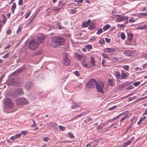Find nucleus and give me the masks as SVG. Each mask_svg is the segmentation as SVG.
I'll return each mask as SVG.
<instances>
[{"instance_id": "1", "label": "nucleus", "mask_w": 147, "mask_h": 147, "mask_svg": "<svg viewBox=\"0 0 147 147\" xmlns=\"http://www.w3.org/2000/svg\"><path fill=\"white\" fill-rule=\"evenodd\" d=\"M65 42V39L63 38L55 36L52 38L51 44L52 47L55 48L58 46L63 45Z\"/></svg>"}, {"instance_id": "2", "label": "nucleus", "mask_w": 147, "mask_h": 147, "mask_svg": "<svg viewBox=\"0 0 147 147\" xmlns=\"http://www.w3.org/2000/svg\"><path fill=\"white\" fill-rule=\"evenodd\" d=\"M14 107V105L11 100L8 98H6L4 100V111H7L11 112V110Z\"/></svg>"}, {"instance_id": "3", "label": "nucleus", "mask_w": 147, "mask_h": 147, "mask_svg": "<svg viewBox=\"0 0 147 147\" xmlns=\"http://www.w3.org/2000/svg\"><path fill=\"white\" fill-rule=\"evenodd\" d=\"M98 83V82L95 80L91 79L87 83L86 87L90 88H94Z\"/></svg>"}, {"instance_id": "4", "label": "nucleus", "mask_w": 147, "mask_h": 147, "mask_svg": "<svg viewBox=\"0 0 147 147\" xmlns=\"http://www.w3.org/2000/svg\"><path fill=\"white\" fill-rule=\"evenodd\" d=\"M16 104L18 105H26L28 102L27 99L24 97L17 98L16 100Z\"/></svg>"}, {"instance_id": "5", "label": "nucleus", "mask_w": 147, "mask_h": 147, "mask_svg": "<svg viewBox=\"0 0 147 147\" xmlns=\"http://www.w3.org/2000/svg\"><path fill=\"white\" fill-rule=\"evenodd\" d=\"M20 82V81L18 78H15L11 80H8L7 82L9 85H13L15 86L19 85Z\"/></svg>"}, {"instance_id": "6", "label": "nucleus", "mask_w": 147, "mask_h": 147, "mask_svg": "<svg viewBox=\"0 0 147 147\" xmlns=\"http://www.w3.org/2000/svg\"><path fill=\"white\" fill-rule=\"evenodd\" d=\"M38 46V44L34 40H31L29 43L28 47L31 50H33L36 49Z\"/></svg>"}, {"instance_id": "7", "label": "nucleus", "mask_w": 147, "mask_h": 147, "mask_svg": "<svg viewBox=\"0 0 147 147\" xmlns=\"http://www.w3.org/2000/svg\"><path fill=\"white\" fill-rule=\"evenodd\" d=\"M104 84L102 83H98L96 84V88L97 91L102 94L104 93L103 88H104Z\"/></svg>"}, {"instance_id": "8", "label": "nucleus", "mask_w": 147, "mask_h": 147, "mask_svg": "<svg viewBox=\"0 0 147 147\" xmlns=\"http://www.w3.org/2000/svg\"><path fill=\"white\" fill-rule=\"evenodd\" d=\"M116 16H117V18L116 20V21L117 22H120L125 20H128L129 17L128 16H124L123 15H116Z\"/></svg>"}, {"instance_id": "9", "label": "nucleus", "mask_w": 147, "mask_h": 147, "mask_svg": "<svg viewBox=\"0 0 147 147\" xmlns=\"http://www.w3.org/2000/svg\"><path fill=\"white\" fill-rule=\"evenodd\" d=\"M23 94L22 89L20 88L17 89L14 92L13 94V96L15 97L22 95Z\"/></svg>"}, {"instance_id": "10", "label": "nucleus", "mask_w": 147, "mask_h": 147, "mask_svg": "<svg viewBox=\"0 0 147 147\" xmlns=\"http://www.w3.org/2000/svg\"><path fill=\"white\" fill-rule=\"evenodd\" d=\"M48 128H53L55 129H58V126L57 124L54 122H50L47 125Z\"/></svg>"}, {"instance_id": "11", "label": "nucleus", "mask_w": 147, "mask_h": 147, "mask_svg": "<svg viewBox=\"0 0 147 147\" xmlns=\"http://www.w3.org/2000/svg\"><path fill=\"white\" fill-rule=\"evenodd\" d=\"M70 61L69 59L66 55L64 57L63 61V63L65 66H68L69 65Z\"/></svg>"}, {"instance_id": "12", "label": "nucleus", "mask_w": 147, "mask_h": 147, "mask_svg": "<svg viewBox=\"0 0 147 147\" xmlns=\"http://www.w3.org/2000/svg\"><path fill=\"white\" fill-rule=\"evenodd\" d=\"M103 51L106 53H112L115 52L116 50L114 48H107L103 49Z\"/></svg>"}, {"instance_id": "13", "label": "nucleus", "mask_w": 147, "mask_h": 147, "mask_svg": "<svg viewBox=\"0 0 147 147\" xmlns=\"http://www.w3.org/2000/svg\"><path fill=\"white\" fill-rule=\"evenodd\" d=\"M134 53V51L132 50H129L125 51L123 53V54L125 56H131Z\"/></svg>"}, {"instance_id": "14", "label": "nucleus", "mask_w": 147, "mask_h": 147, "mask_svg": "<svg viewBox=\"0 0 147 147\" xmlns=\"http://www.w3.org/2000/svg\"><path fill=\"white\" fill-rule=\"evenodd\" d=\"M58 4L57 6L61 8H62L64 6L66 2L62 0H61L58 1Z\"/></svg>"}, {"instance_id": "15", "label": "nucleus", "mask_w": 147, "mask_h": 147, "mask_svg": "<svg viewBox=\"0 0 147 147\" xmlns=\"http://www.w3.org/2000/svg\"><path fill=\"white\" fill-rule=\"evenodd\" d=\"M77 58L81 62L84 61H85L86 57L82 55L78 54L77 55Z\"/></svg>"}, {"instance_id": "16", "label": "nucleus", "mask_w": 147, "mask_h": 147, "mask_svg": "<svg viewBox=\"0 0 147 147\" xmlns=\"http://www.w3.org/2000/svg\"><path fill=\"white\" fill-rule=\"evenodd\" d=\"M85 61L81 62V64L83 67H85L87 69H89L91 67V64L85 63Z\"/></svg>"}, {"instance_id": "17", "label": "nucleus", "mask_w": 147, "mask_h": 147, "mask_svg": "<svg viewBox=\"0 0 147 147\" xmlns=\"http://www.w3.org/2000/svg\"><path fill=\"white\" fill-rule=\"evenodd\" d=\"M91 22V20H88L87 21L84 22L82 23V26L83 27H87L90 25V23Z\"/></svg>"}, {"instance_id": "18", "label": "nucleus", "mask_w": 147, "mask_h": 147, "mask_svg": "<svg viewBox=\"0 0 147 147\" xmlns=\"http://www.w3.org/2000/svg\"><path fill=\"white\" fill-rule=\"evenodd\" d=\"M114 75L116 78L117 81L118 82H119V79L121 77L119 72L118 71L115 72Z\"/></svg>"}, {"instance_id": "19", "label": "nucleus", "mask_w": 147, "mask_h": 147, "mask_svg": "<svg viewBox=\"0 0 147 147\" xmlns=\"http://www.w3.org/2000/svg\"><path fill=\"white\" fill-rule=\"evenodd\" d=\"M81 105L80 103H76L75 102H73L71 106V108L74 109L78 108Z\"/></svg>"}, {"instance_id": "20", "label": "nucleus", "mask_w": 147, "mask_h": 147, "mask_svg": "<svg viewBox=\"0 0 147 147\" xmlns=\"http://www.w3.org/2000/svg\"><path fill=\"white\" fill-rule=\"evenodd\" d=\"M127 39L130 41H132L133 38V36L132 33L130 32L127 33Z\"/></svg>"}, {"instance_id": "21", "label": "nucleus", "mask_w": 147, "mask_h": 147, "mask_svg": "<svg viewBox=\"0 0 147 147\" xmlns=\"http://www.w3.org/2000/svg\"><path fill=\"white\" fill-rule=\"evenodd\" d=\"M32 85L33 84L31 82H27L25 86V87L26 89L29 90L31 88Z\"/></svg>"}, {"instance_id": "22", "label": "nucleus", "mask_w": 147, "mask_h": 147, "mask_svg": "<svg viewBox=\"0 0 147 147\" xmlns=\"http://www.w3.org/2000/svg\"><path fill=\"white\" fill-rule=\"evenodd\" d=\"M90 58V63H89V64H91V67H94L95 65V63L94 58L93 57H91Z\"/></svg>"}, {"instance_id": "23", "label": "nucleus", "mask_w": 147, "mask_h": 147, "mask_svg": "<svg viewBox=\"0 0 147 147\" xmlns=\"http://www.w3.org/2000/svg\"><path fill=\"white\" fill-rule=\"evenodd\" d=\"M45 38V36L42 35L40 37H38L37 38L38 41L40 43H42L43 42Z\"/></svg>"}, {"instance_id": "24", "label": "nucleus", "mask_w": 147, "mask_h": 147, "mask_svg": "<svg viewBox=\"0 0 147 147\" xmlns=\"http://www.w3.org/2000/svg\"><path fill=\"white\" fill-rule=\"evenodd\" d=\"M137 28L139 30H145L147 29V25H143L139 26Z\"/></svg>"}, {"instance_id": "25", "label": "nucleus", "mask_w": 147, "mask_h": 147, "mask_svg": "<svg viewBox=\"0 0 147 147\" xmlns=\"http://www.w3.org/2000/svg\"><path fill=\"white\" fill-rule=\"evenodd\" d=\"M131 143V141L128 140L127 142H124L123 145V146L124 147H127Z\"/></svg>"}, {"instance_id": "26", "label": "nucleus", "mask_w": 147, "mask_h": 147, "mask_svg": "<svg viewBox=\"0 0 147 147\" xmlns=\"http://www.w3.org/2000/svg\"><path fill=\"white\" fill-rule=\"evenodd\" d=\"M121 76L122 79H127L128 76L127 75L123 72H121Z\"/></svg>"}, {"instance_id": "27", "label": "nucleus", "mask_w": 147, "mask_h": 147, "mask_svg": "<svg viewBox=\"0 0 147 147\" xmlns=\"http://www.w3.org/2000/svg\"><path fill=\"white\" fill-rule=\"evenodd\" d=\"M51 9L53 11H54L56 13H58L61 10V9L59 7H56L54 8H51Z\"/></svg>"}, {"instance_id": "28", "label": "nucleus", "mask_w": 147, "mask_h": 147, "mask_svg": "<svg viewBox=\"0 0 147 147\" xmlns=\"http://www.w3.org/2000/svg\"><path fill=\"white\" fill-rule=\"evenodd\" d=\"M146 117L145 116L144 117H143L141 118L140 119V120L138 122V124L139 125H140L142 121L145 120L146 119Z\"/></svg>"}, {"instance_id": "29", "label": "nucleus", "mask_w": 147, "mask_h": 147, "mask_svg": "<svg viewBox=\"0 0 147 147\" xmlns=\"http://www.w3.org/2000/svg\"><path fill=\"white\" fill-rule=\"evenodd\" d=\"M43 78V75L41 73H40L37 75L36 77V79L37 80H39L40 79H42Z\"/></svg>"}, {"instance_id": "30", "label": "nucleus", "mask_w": 147, "mask_h": 147, "mask_svg": "<svg viewBox=\"0 0 147 147\" xmlns=\"http://www.w3.org/2000/svg\"><path fill=\"white\" fill-rule=\"evenodd\" d=\"M111 27L110 25L109 24H107L103 27V29L104 31H106L109 28Z\"/></svg>"}, {"instance_id": "31", "label": "nucleus", "mask_w": 147, "mask_h": 147, "mask_svg": "<svg viewBox=\"0 0 147 147\" xmlns=\"http://www.w3.org/2000/svg\"><path fill=\"white\" fill-rule=\"evenodd\" d=\"M88 112V111H87L86 112H84L83 113H80V114L77 115L76 116V117H77V118L78 117H80L84 115L87 113Z\"/></svg>"}, {"instance_id": "32", "label": "nucleus", "mask_w": 147, "mask_h": 147, "mask_svg": "<svg viewBox=\"0 0 147 147\" xmlns=\"http://www.w3.org/2000/svg\"><path fill=\"white\" fill-rule=\"evenodd\" d=\"M88 112V111H87L86 112H84L83 113H80V114L77 115L76 116V117H77V118L78 117H80L84 115L87 113Z\"/></svg>"}, {"instance_id": "33", "label": "nucleus", "mask_w": 147, "mask_h": 147, "mask_svg": "<svg viewBox=\"0 0 147 147\" xmlns=\"http://www.w3.org/2000/svg\"><path fill=\"white\" fill-rule=\"evenodd\" d=\"M23 26L22 24L20 25L18 27L17 30L16 31V33H18L21 30Z\"/></svg>"}, {"instance_id": "34", "label": "nucleus", "mask_w": 147, "mask_h": 147, "mask_svg": "<svg viewBox=\"0 0 147 147\" xmlns=\"http://www.w3.org/2000/svg\"><path fill=\"white\" fill-rule=\"evenodd\" d=\"M16 7V4L15 3H14L12 5V7H11V9H12V11L13 13H14V11Z\"/></svg>"}, {"instance_id": "35", "label": "nucleus", "mask_w": 147, "mask_h": 147, "mask_svg": "<svg viewBox=\"0 0 147 147\" xmlns=\"http://www.w3.org/2000/svg\"><path fill=\"white\" fill-rule=\"evenodd\" d=\"M85 47L88 50L91 49L92 48V46L90 45H86L85 46Z\"/></svg>"}, {"instance_id": "36", "label": "nucleus", "mask_w": 147, "mask_h": 147, "mask_svg": "<svg viewBox=\"0 0 147 147\" xmlns=\"http://www.w3.org/2000/svg\"><path fill=\"white\" fill-rule=\"evenodd\" d=\"M121 39L124 40L126 38V36L124 33L121 32Z\"/></svg>"}, {"instance_id": "37", "label": "nucleus", "mask_w": 147, "mask_h": 147, "mask_svg": "<svg viewBox=\"0 0 147 147\" xmlns=\"http://www.w3.org/2000/svg\"><path fill=\"white\" fill-rule=\"evenodd\" d=\"M108 83L110 86H113L114 84L113 80H112L109 79L108 80Z\"/></svg>"}, {"instance_id": "38", "label": "nucleus", "mask_w": 147, "mask_h": 147, "mask_svg": "<svg viewBox=\"0 0 147 147\" xmlns=\"http://www.w3.org/2000/svg\"><path fill=\"white\" fill-rule=\"evenodd\" d=\"M36 17V16L35 15L33 16H32L30 18V21L29 22V23L28 24L27 26H29V25L32 22V21Z\"/></svg>"}, {"instance_id": "39", "label": "nucleus", "mask_w": 147, "mask_h": 147, "mask_svg": "<svg viewBox=\"0 0 147 147\" xmlns=\"http://www.w3.org/2000/svg\"><path fill=\"white\" fill-rule=\"evenodd\" d=\"M111 60L112 61L114 62H117L118 61V59L115 57H113Z\"/></svg>"}, {"instance_id": "40", "label": "nucleus", "mask_w": 147, "mask_h": 147, "mask_svg": "<svg viewBox=\"0 0 147 147\" xmlns=\"http://www.w3.org/2000/svg\"><path fill=\"white\" fill-rule=\"evenodd\" d=\"M68 135L70 138L72 139L74 137V135L71 133L69 132L68 133Z\"/></svg>"}, {"instance_id": "41", "label": "nucleus", "mask_w": 147, "mask_h": 147, "mask_svg": "<svg viewBox=\"0 0 147 147\" xmlns=\"http://www.w3.org/2000/svg\"><path fill=\"white\" fill-rule=\"evenodd\" d=\"M103 127V124H101L100 125H99L98 126V127H97V130H99L100 129H101Z\"/></svg>"}, {"instance_id": "42", "label": "nucleus", "mask_w": 147, "mask_h": 147, "mask_svg": "<svg viewBox=\"0 0 147 147\" xmlns=\"http://www.w3.org/2000/svg\"><path fill=\"white\" fill-rule=\"evenodd\" d=\"M58 127L59 129L61 131H63L65 128V127L62 126L60 125H59Z\"/></svg>"}, {"instance_id": "43", "label": "nucleus", "mask_w": 147, "mask_h": 147, "mask_svg": "<svg viewBox=\"0 0 147 147\" xmlns=\"http://www.w3.org/2000/svg\"><path fill=\"white\" fill-rule=\"evenodd\" d=\"M127 86V85H126L125 83H124L123 84H122L121 85L119 86V88L120 89H121L122 88H124L126 87Z\"/></svg>"}, {"instance_id": "44", "label": "nucleus", "mask_w": 147, "mask_h": 147, "mask_svg": "<svg viewBox=\"0 0 147 147\" xmlns=\"http://www.w3.org/2000/svg\"><path fill=\"white\" fill-rule=\"evenodd\" d=\"M102 56L104 57V58H107L109 59H111L110 57H109L106 54H103L102 55Z\"/></svg>"}, {"instance_id": "45", "label": "nucleus", "mask_w": 147, "mask_h": 147, "mask_svg": "<svg viewBox=\"0 0 147 147\" xmlns=\"http://www.w3.org/2000/svg\"><path fill=\"white\" fill-rule=\"evenodd\" d=\"M95 28V27L94 25H92L90 26L88 28V29L89 30H93Z\"/></svg>"}, {"instance_id": "46", "label": "nucleus", "mask_w": 147, "mask_h": 147, "mask_svg": "<svg viewBox=\"0 0 147 147\" xmlns=\"http://www.w3.org/2000/svg\"><path fill=\"white\" fill-rule=\"evenodd\" d=\"M102 32V28H100L96 32V34H99L101 33Z\"/></svg>"}, {"instance_id": "47", "label": "nucleus", "mask_w": 147, "mask_h": 147, "mask_svg": "<svg viewBox=\"0 0 147 147\" xmlns=\"http://www.w3.org/2000/svg\"><path fill=\"white\" fill-rule=\"evenodd\" d=\"M127 115H125L124 117H123L120 120V122L121 123L124 120H125V119L127 117Z\"/></svg>"}, {"instance_id": "48", "label": "nucleus", "mask_w": 147, "mask_h": 147, "mask_svg": "<svg viewBox=\"0 0 147 147\" xmlns=\"http://www.w3.org/2000/svg\"><path fill=\"white\" fill-rule=\"evenodd\" d=\"M123 68L126 71H128L129 66L128 65H125L123 66Z\"/></svg>"}, {"instance_id": "49", "label": "nucleus", "mask_w": 147, "mask_h": 147, "mask_svg": "<svg viewBox=\"0 0 147 147\" xmlns=\"http://www.w3.org/2000/svg\"><path fill=\"white\" fill-rule=\"evenodd\" d=\"M9 54L10 53L9 52H7L5 55L3 56V57L4 58H6L9 56Z\"/></svg>"}, {"instance_id": "50", "label": "nucleus", "mask_w": 147, "mask_h": 147, "mask_svg": "<svg viewBox=\"0 0 147 147\" xmlns=\"http://www.w3.org/2000/svg\"><path fill=\"white\" fill-rule=\"evenodd\" d=\"M117 26L120 28H122L125 27V25L123 24H117Z\"/></svg>"}, {"instance_id": "51", "label": "nucleus", "mask_w": 147, "mask_h": 147, "mask_svg": "<svg viewBox=\"0 0 147 147\" xmlns=\"http://www.w3.org/2000/svg\"><path fill=\"white\" fill-rule=\"evenodd\" d=\"M32 121L33 122V124L31 125V126L32 127H34L36 126V124L35 122V120H33Z\"/></svg>"}, {"instance_id": "52", "label": "nucleus", "mask_w": 147, "mask_h": 147, "mask_svg": "<svg viewBox=\"0 0 147 147\" xmlns=\"http://www.w3.org/2000/svg\"><path fill=\"white\" fill-rule=\"evenodd\" d=\"M140 82H134L133 84V85L135 86H136L139 85L140 84Z\"/></svg>"}, {"instance_id": "53", "label": "nucleus", "mask_w": 147, "mask_h": 147, "mask_svg": "<svg viewBox=\"0 0 147 147\" xmlns=\"http://www.w3.org/2000/svg\"><path fill=\"white\" fill-rule=\"evenodd\" d=\"M105 42V40L103 38H101L99 41V42L101 44H102Z\"/></svg>"}, {"instance_id": "54", "label": "nucleus", "mask_w": 147, "mask_h": 147, "mask_svg": "<svg viewBox=\"0 0 147 147\" xmlns=\"http://www.w3.org/2000/svg\"><path fill=\"white\" fill-rule=\"evenodd\" d=\"M21 136V134L19 133L16 134L15 135V137L16 138H20Z\"/></svg>"}, {"instance_id": "55", "label": "nucleus", "mask_w": 147, "mask_h": 147, "mask_svg": "<svg viewBox=\"0 0 147 147\" xmlns=\"http://www.w3.org/2000/svg\"><path fill=\"white\" fill-rule=\"evenodd\" d=\"M117 107V106L116 105L113 106V107H111L109 108V110L110 111L112 110H113L114 109L116 108Z\"/></svg>"}, {"instance_id": "56", "label": "nucleus", "mask_w": 147, "mask_h": 147, "mask_svg": "<svg viewBox=\"0 0 147 147\" xmlns=\"http://www.w3.org/2000/svg\"><path fill=\"white\" fill-rule=\"evenodd\" d=\"M74 74L77 77H79L80 76L79 72L78 71H75L74 73Z\"/></svg>"}, {"instance_id": "57", "label": "nucleus", "mask_w": 147, "mask_h": 147, "mask_svg": "<svg viewBox=\"0 0 147 147\" xmlns=\"http://www.w3.org/2000/svg\"><path fill=\"white\" fill-rule=\"evenodd\" d=\"M31 12V11H30L29 12H28V13H27V14H26V16H25V18H27L28 17V16H29V15L30 14Z\"/></svg>"}, {"instance_id": "58", "label": "nucleus", "mask_w": 147, "mask_h": 147, "mask_svg": "<svg viewBox=\"0 0 147 147\" xmlns=\"http://www.w3.org/2000/svg\"><path fill=\"white\" fill-rule=\"evenodd\" d=\"M142 57H143L144 58L147 57V52L143 53L142 54Z\"/></svg>"}, {"instance_id": "59", "label": "nucleus", "mask_w": 147, "mask_h": 147, "mask_svg": "<svg viewBox=\"0 0 147 147\" xmlns=\"http://www.w3.org/2000/svg\"><path fill=\"white\" fill-rule=\"evenodd\" d=\"M134 88V86L132 85H130L127 88V89L131 90Z\"/></svg>"}, {"instance_id": "60", "label": "nucleus", "mask_w": 147, "mask_h": 147, "mask_svg": "<svg viewBox=\"0 0 147 147\" xmlns=\"http://www.w3.org/2000/svg\"><path fill=\"white\" fill-rule=\"evenodd\" d=\"M24 69V68H23V67H22V68H21L20 69H18L17 71L18 72V73H20V72L22 71Z\"/></svg>"}, {"instance_id": "61", "label": "nucleus", "mask_w": 147, "mask_h": 147, "mask_svg": "<svg viewBox=\"0 0 147 147\" xmlns=\"http://www.w3.org/2000/svg\"><path fill=\"white\" fill-rule=\"evenodd\" d=\"M105 39L106 42L107 43H109L110 42V38H105Z\"/></svg>"}, {"instance_id": "62", "label": "nucleus", "mask_w": 147, "mask_h": 147, "mask_svg": "<svg viewBox=\"0 0 147 147\" xmlns=\"http://www.w3.org/2000/svg\"><path fill=\"white\" fill-rule=\"evenodd\" d=\"M43 140L45 142H47L49 140V139L47 137H45L43 139Z\"/></svg>"}, {"instance_id": "63", "label": "nucleus", "mask_w": 147, "mask_h": 147, "mask_svg": "<svg viewBox=\"0 0 147 147\" xmlns=\"http://www.w3.org/2000/svg\"><path fill=\"white\" fill-rule=\"evenodd\" d=\"M141 15L144 17H147V13H142Z\"/></svg>"}, {"instance_id": "64", "label": "nucleus", "mask_w": 147, "mask_h": 147, "mask_svg": "<svg viewBox=\"0 0 147 147\" xmlns=\"http://www.w3.org/2000/svg\"><path fill=\"white\" fill-rule=\"evenodd\" d=\"M143 115H147V108H146V110H145L144 112L143 113Z\"/></svg>"}]
</instances>
